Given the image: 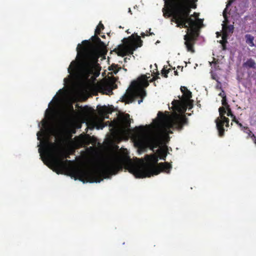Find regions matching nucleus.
<instances>
[{
  "mask_svg": "<svg viewBox=\"0 0 256 256\" xmlns=\"http://www.w3.org/2000/svg\"><path fill=\"white\" fill-rule=\"evenodd\" d=\"M146 162L142 166L133 163L130 158H112L108 160L102 166L94 170L74 169L72 172V176L75 180H78L83 182H100L104 178H108L110 176L116 174L122 170L123 166L136 178H144L157 175L160 172L156 164L158 157L155 154L146 155Z\"/></svg>",
  "mask_w": 256,
  "mask_h": 256,
  "instance_id": "f257e3e1",
  "label": "nucleus"
},
{
  "mask_svg": "<svg viewBox=\"0 0 256 256\" xmlns=\"http://www.w3.org/2000/svg\"><path fill=\"white\" fill-rule=\"evenodd\" d=\"M104 29V26L100 22L95 30V35L90 38L92 42L90 40H84L82 42V45L80 44L78 45L76 51L80 64H79L76 60L72 61L68 68L70 74H80L86 78L92 74L96 76H99L101 70L98 63L99 54L106 46L97 35Z\"/></svg>",
  "mask_w": 256,
  "mask_h": 256,
  "instance_id": "f03ea898",
  "label": "nucleus"
},
{
  "mask_svg": "<svg viewBox=\"0 0 256 256\" xmlns=\"http://www.w3.org/2000/svg\"><path fill=\"white\" fill-rule=\"evenodd\" d=\"M164 8H162L163 15L165 18L172 16V21L176 24L177 27H186L188 22L191 25L190 29L196 30V22L189 16L191 8H196L198 0H164ZM193 34L195 30H192Z\"/></svg>",
  "mask_w": 256,
  "mask_h": 256,
  "instance_id": "7ed1b4c3",
  "label": "nucleus"
},
{
  "mask_svg": "<svg viewBox=\"0 0 256 256\" xmlns=\"http://www.w3.org/2000/svg\"><path fill=\"white\" fill-rule=\"evenodd\" d=\"M42 148H39L38 152L42 155L44 152L47 156L53 171L58 174H63L68 168V164H72L70 160H65L70 158L69 154L60 152L57 144L54 142H51L48 140L42 142Z\"/></svg>",
  "mask_w": 256,
  "mask_h": 256,
  "instance_id": "20e7f679",
  "label": "nucleus"
},
{
  "mask_svg": "<svg viewBox=\"0 0 256 256\" xmlns=\"http://www.w3.org/2000/svg\"><path fill=\"white\" fill-rule=\"evenodd\" d=\"M147 79L146 74H143L136 80L132 82L130 88L121 98L122 101L126 104H130L137 98H140V99L138 100V104H140L142 102L146 95L144 88L148 86V82Z\"/></svg>",
  "mask_w": 256,
  "mask_h": 256,
  "instance_id": "39448f33",
  "label": "nucleus"
},
{
  "mask_svg": "<svg viewBox=\"0 0 256 256\" xmlns=\"http://www.w3.org/2000/svg\"><path fill=\"white\" fill-rule=\"evenodd\" d=\"M123 44L118 46L114 51L118 56H124L132 54L134 52L138 47L142 45V40L140 37L136 34H132L127 38H124L122 40Z\"/></svg>",
  "mask_w": 256,
  "mask_h": 256,
  "instance_id": "423d86ee",
  "label": "nucleus"
},
{
  "mask_svg": "<svg viewBox=\"0 0 256 256\" xmlns=\"http://www.w3.org/2000/svg\"><path fill=\"white\" fill-rule=\"evenodd\" d=\"M189 16L190 18L194 22H198L196 23V28L195 33L194 34L192 33V30H190V29L191 28V25L189 24V22H188L186 24V27H184V28H187V34L184 36V40H185L184 44L186 46L187 50L192 53H194V44L195 43L196 40L197 39V38L199 35V29L203 26V20L199 19L198 18L199 16V14L196 12H194L193 15H190ZM180 28H184V26L180 27Z\"/></svg>",
  "mask_w": 256,
  "mask_h": 256,
  "instance_id": "0eeeda50",
  "label": "nucleus"
},
{
  "mask_svg": "<svg viewBox=\"0 0 256 256\" xmlns=\"http://www.w3.org/2000/svg\"><path fill=\"white\" fill-rule=\"evenodd\" d=\"M222 102L224 108L221 107L218 108L220 116L215 120L216 129L218 131L220 136H222L224 135V125L225 124L226 127H228L229 126V119L225 116V114H226L228 116H230L232 118V120H235L236 117L232 114V111L229 108V106L226 102V96L223 97L222 100Z\"/></svg>",
  "mask_w": 256,
  "mask_h": 256,
  "instance_id": "6e6552de",
  "label": "nucleus"
},
{
  "mask_svg": "<svg viewBox=\"0 0 256 256\" xmlns=\"http://www.w3.org/2000/svg\"><path fill=\"white\" fill-rule=\"evenodd\" d=\"M160 143V138L155 136H140L138 137L136 144L141 151H145L148 148L154 151Z\"/></svg>",
  "mask_w": 256,
  "mask_h": 256,
  "instance_id": "1a4fd4ad",
  "label": "nucleus"
},
{
  "mask_svg": "<svg viewBox=\"0 0 256 256\" xmlns=\"http://www.w3.org/2000/svg\"><path fill=\"white\" fill-rule=\"evenodd\" d=\"M193 102L194 101L192 100L185 101L174 100L172 102V108L174 111L183 114L186 110L187 108L190 110L193 108Z\"/></svg>",
  "mask_w": 256,
  "mask_h": 256,
  "instance_id": "9d476101",
  "label": "nucleus"
},
{
  "mask_svg": "<svg viewBox=\"0 0 256 256\" xmlns=\"http://www.w3.org/2000/svg\"><path fill=\"white\" fill-rule=\"evenodd\" d=\"M188 124V119L185 116H176L172 120H170L168 123V126L170 128H175L178 130H182L184 125Z\"/></svg>",
  "mask_w": 256,
  "mask_h": 256,
  "instance_id": "9b49d317",
  "label": "nucleus"
},
{
  "mask_svg": "<svg viewBox=\"0 0 256 256\" xmlns=\"http://www.w3.org/2000/svg\"><path fill=\"white\" fill-rule=\"evenodd\" d=\"M230 2L229 4L226 5V8L224 10L223 12V16L224 18V24H222V28L223 30V36H222V39L223 41L225 40L226 38V37L228 36L229 34L233 32V30L234 29V27L233 25H228L227 26L225 23L227 22H228V5L230 4Z\"/></svg>",
  "mask_w": 256,
  "mask_h": 256,
  "instance_id": "f8f14e48",
  "label": "nucleus"
},
{
  "mask_svg": "<svg viewBox=\"0 0 256 256\" xmlns=\"http://www.w3.org/2000/svg\"><path fill=\"white\" fill-rule=\"evenodd\" d=\"M116 86L114 83H97L94 85V88L103 94L112 93L113 89L116 88Z\"/></svg>",
  "mask_w": 256,
  "mask_h": 256,
  "instance_id": "ddd939ff",
  "label": "nucleus"
},
{
  "mask_svg": "<svg viewBox=\"0 0 256 256\" xmlns=\"http://www.w3.org/2000/svg\"><path fill=\"white\" fill-rule=\"evenodd\" d=\"M180 90L182 93V98L180 100V101H185L190 100L192 97V94L186 87L182 86L180 88Z\"/></svg>",
  "mask_w": 256,
  "mask_h": 256,
  "instance_id": "4468645a",
  "label": "nucleus"
},
{
  "mask_svg": "<svg viewBox=\"0 0 256 256\" xmlns=\"http://www.w3.org/2000/svg\"><path fill=\"white\" fill-rule=\"evenodd\" d=\"M158 168L160 170L167 174H169L172 168V164L168 162H160L158 164Z\"/></svg>",
  "mask_w": 256,
  "mask_h": 256,
  "instance_id": "2eb2a0df",
  "label": "nucleus"
},
{
  "mask_svg": "<svg viewBox=\"0 0 256 256\" xmlns=\"http://www.w3.org/2000/svg\"><path fill=\"white\" fill-rule=\"evenodd\" d=\"M242 67L247 70L249 69H256V63L255 61L251 58L247 59L242 64Z\"/></svg>",
  "mask_w": 256,
  "mask_h": 256,
  "instance_id": "dca6fc26",
  "label": "nucleus"
},
{
  "mask_svg": "<svg viewBox=\"0 0 256 256\" xmlns=\"http://www.w3.org/2000/svg\"><path fill=\"white\" fill-rule=\"evenodd\" d=\"M232 120L235 122L240 126V128H241L242 130L244 132L247 134L248 136L252 138V134H253L248 127L243 126L240 123H239V122L236 120V118L235 120L232 119Z\"/></svg>",
  "mask_w": 256,
  "mask_h": 256,
  "instance_id": "f3484780",
  "label": "nucleus"
},
{
  "mask_svg": "<svg viewBox=\"0 0 256 256\" xmlns=\"http://www.w3.org/2000/svg\"><path fill=\"white\" fill-rule=\"evenodd\" d=\"M245 38L246 42L251 47L255 46L254 44V36L250 34H246L245 35Z\"/></svg>",
  "mask_w": 256,
  "mask_h": 256,
  "instance_id": "a211bd4d",
  "label": "nucleus"
},
{
  "mask_svg": "<svg viewBox=\"0 0 256 256\" xmlns=\"http://www.w3.org/2000/svg\"><path fill=\"white\" fill-rule=\"evenodd\" d=\"M157 118L158 120H156L158 121L160 123H164L167 120L168 116L162 112H158V114Z\"/></svg>",
  "mask_w": 256,
  "mask_h": 256,
  "instance_id": "6ab92c4d",
  "label": "nucleus"
},
{
  "mask_svg": "<svg viewBox=\"0 0 256 256\" xmlns=\"http://www.w3.org/2000/svg\"><path fill=\"white\" fill-rule=\"evenodd\" d=\"M122 122L126 126V128L130 126V119L128 114H126L122 118Z\"/></svg>",
  "mask_w": 256,
  "mask_h": 256,
  "instance_id": "aec40b11",
  "label": "nucleus"
},
{
  "mask_svg": "<svg viewBox=\"0 0 256 256\" xmlns=\"http://www.w3.org/2000/svg\"><path fill=\"white\" fill-rule=\"evenodd\" d=\"M158 153L160 159H162L164 160H166V156L168 154V152L166 150L163 149H159L158 150Z\"/></svg>",
  "mask_w": 256,
  "mask_h": 256,
  "instance_id": "412c9836",
  "label": "nucleus"
},
{
  "mask_svg": "<svg viewBox=\"0 0 256 256\" xmlns=\"http://www.w3.org/2000/svg\"><path fill=\"white\" fill-rule=\"evenodd\" d=\"M98 111H99V112L100 114L104 115V116H105V115L110 112L109 111L108 108H106L105 106L100 107V108L99 109Z\"/></svg>",
  "mask_w": 256,
  "mask_h": 256,
  "instance_id": "4be33fe9",
  "label": "nucleus"
},
{
  "mask_svg": "<svg viewBox=\"0 0 256 256\" xmlns=\"http://www.w3.org/2000/svg\"><path fill=\"white\" fill-rule=\"evenodd\" d=\"M146 76H147L146 75ZM146 77H147V78H150V76H146ZM159 78H160L159 72H157L156 75L155 76H154L152 79H150V80H148V79H147V80L149 83L150 82H153Z\"/></svg>",
  "mask_w": 256,
  "mask_h": 256,
  "instance_id": "5701e85b",
  "label": "nucleus"
},
{
  "mask_svg": "<svg viewBox=\"0 0 256 256\" xmlns=\"http://www.w3.org/2000/svg\"><path fill=\"white\" fill-rule=\"evenodd\" d=\"M170 70H166L165 68H164L162 70V74L166 78H168V74Z\"/></svg>",
  "mask_w": 256,
  "mask_h": 256,
  "instance_id": "b1692460",
  "label": "nucleus"
},
{
  "mask_svg": "<svg viewBox=\"0 0 256 256\" xmlns=\"http://www.w3.org/2000/svg\"><path fill=\"white\" fill-rule=\"evenodd\" d=\"M37 136H38V140H41V138L40 137L42 136V134H41L40 132H38V133H37Z\"/></svg>",
  "mask_w": 256,
  "mask_h": 256,
  "instance_id": "393cba45",
  "label": "nucleus"
},
{
  "mask_svg": "<svg viewBox=\"0 0 256 256\" xmlns=\"http://www.w3.org/2000/svg\"><path fill=\"white\" fill-rule=\"evenodd\" d=\"M136 128L141 132H144V127L142 126H140Z\"/></svg>",
  "mask_w": 256,
  "mask_h": 256,
  "instance_id": "a878e982",
  "label": "nucleus"
},
{
  "mask_svg": "<svg viewBox=\"0 0 256 256\" xmlns=\"http://www.w3.org/2000/svg\"><path fill=\"white\" fill-rule=\"evenodd\" d=\"M252 138L254 142V144H256V138L254 134H252Z\"/></svg>",
  "mask_w": 256,
  "mask_h": 256,
  "instance_id": "bb28decb",
  "label": "nucleus"
},
{
  "mask_svg": "<svg viewBox=\"0 0 256 256\" xmlns=\"http://www.w3.org/2000/svg\"><path fill=\"white\" fill-rule=\"evenodd\" d=\"M220 96L222 98H223L224 96H226L225 95H224V91H222V92H221L220 94H219Z\"/></svg>",
  "mask_w": 256,
  "mask_h": 256,
  "instance_id": "cd10ccee",
  "label": "nucleus"
},
{
  "mask_svg": "<svg viewBox=\"0 0 256 256\" xmlns=\"http://www.w3.org/2000/svg\"><path fill=\"white\" fill-rule=\"evenodd\" d=\"M150 30H151V29L150 28L149 29V32H148V34H147L146 36H152V35L154 34L153 32H150Z\"/></svg>",
  "mask_w": 256,
  "mask_h": 256,
  "instance_id": "c85d7f7f",
  "label": "nucleus"
},
{
  "mask_svg": "<svg viewBox=\"0 0 256 256\" xmlns=\"http://www.w3.org/2000/svg\"><path fill=\"white\" fill-rule=\"evenodd\" d=\"M221 88V84L220 83H218V84L216 85V88Z\"/></svg>",
  "mask_w": 256,
  "mask_h": 256,
  "instance_id": "c756f323",
  "label": "nucleus"
},
{
  "mask_svg": "<svg viewBox=\"0 0 256 256\" xmlns=\"http://www.w3.org/2000/svg\"><path fill=\"white\" fill-rule=\"evenodd\" d=\"M222 49L225 50L226 49V46L225 44L224 43H222Z\"/></svg>",
  "mask_w": 256,
  "mask_h": 256,
  "instance_id": "7c9ffc66",
  "label": "nucleus"
},
{
  "mask_svg": "<svg viewBox=\"0 0 256 256\" xmlns=\"http://www.w3.org/2000/svg\"><path fill=\"white\" fill-rule=\"evenodd\" d=\"M141 34V36H142V38H144V37H145V36H146V34H145V33H144V32H142V33H141V34Z\"/></svg>",
  "mask_w": 256,
  "mask_h": 256,
  "instance_id": "2f4dec72",
  "label": "nucleus"
},
{
  "mask_svg": "<svg viewBox=\"0 0 256 256\" xmlns=\"http://www.w3.org/2000/svg\"><path fill=\"white\" fill-rule=\"evenodd\" d=\"M70 110L72 112H74V108H73V106L72 105L70 106Z\"/></svg>",
  "mask_w": 256,
  "mask_h": 256,
  "instance_id": "473e14b6",
  "label": "nucleus"
},
{
  "mask_svg": "<svg viewBox=\"0 0 256 256\" xmlns=\"http://www.w3.org/2000/svg\"><path fill=\"white\" fill-rule=\"evenodd\" d=\"M174 72V74H175V75H176V76H178V71H177V70H175V71Z\"/></svg>",
  "mask_w": 256,
  "mask_h": 256,
  "instance_id": "72a5a7b5",
  "label": "nucleus"
},
{
  "mask_svg": "<svg viewBox=\"0 0 256 256\" xmlns=\"http://www.w3.org/2000/svg\"><path fill=\"white\" fill-rule=\"evenodd\" d=\"M128 12H130L131 14H132V12L131 11L130 8H128Z\"/></svg>",
  "mask_w": 256,
  "mask_h": 256,
  "instance_id": "f704fd0d",
  "label": "nucleus"
},
{
  "mask_svg": "<svg viewBox=\"0 0 256 256\" xmlns=\"http://www.w3.org/2000/svg\"><path fill=\"white\" fill-rule=\"evenodd\" d=\"M178 68H181V70H182V69H183V67L182 66H178Z\"/></svg>",
  "mask_w": 256,
  "mask_h": 256,
  "instance_id": "c9c22d12",
  "label": "nucleus"
},
{
  "mask_svg": "<svg viewBox=\"0 0 256 256\" xmlns=\"http://www.w3.org/2000/svg\"><path fill=\"white\" fill-rule=\"evenodd\" d=\"M212 78L213 79H216V78L214 76V74H213L212 72Z\"/></svg>",
  "mask_w": 256,
  "mask_h": 256,
  "instance_id": "e433bc0d",
  "label": "nucleus"
},
{
  "mask_svg": "<svg viewBox=\"0 0 256 256\" xmlns=\"http://www.w3.org/2000/svg\"><path fill=\"white\" fill-rule=\"evenodd\" d=\"M186 114H187L188 116H190V114H189L187 113Z\"/></svg>",
  "mask_w": 256,
  "mask_h": 256,
  "instance_id": "4c0bfd02",
  "label": "nucleus"
},
{
  "mask_svg": "<svg viewBox=\"0 0 256 256\" xmlns=\"http://www.w3.org/2000/svg\"><path fill=\"white\" fill-rule=\"evenodd\" d=\"M209 64L211 65V62H208Z\"/></svg>",
  "mask_w": 256,
  "mask_h": 256,
  "instance_id": "58836bf2",
  "label": "nucleus"
},
{
  "mask_svg": "<svg viewBox=\"0 0 256 256\" xmlns=\"http://www.w3.org/2000/svg\"><path fill=\"white\" fill-rule=\"evenodd\" d=\"M126 32H127L128 33H129V31H128V30L126 31Z\"/></svg>",
  "mask_w": 256,
  "mask_h": 256,
  "instance_id": "ea45409f",
  "label": "nucleus"
}]
</instances>
